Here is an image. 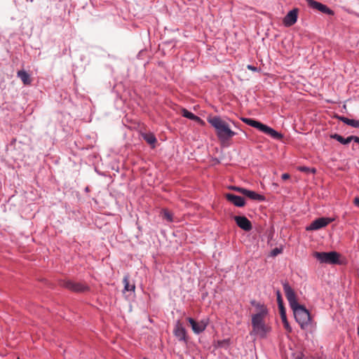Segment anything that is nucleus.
Listing matches in <instances>:
<instances>
[{"label":"nucleus","mask_w":359,"mask_h":359,"mask_svg":"<svg viewBox=\"0 0 359 359\" xmlns=\"http://www.w3.org/2000/svg\"><path fill=\"white\" fill-rule=\"evenodd\" d=\"M290 177V175L288 173H283L281 176V178L283 180H287Z\"/></svg>","instance_id":"obj_36"},{"label":"nucleus","mask_w":359,"mask_h":359,"mask_svg":"<svg viewBox=\"0 0 359 359\" xmlns=\"http://www.w3.org/2000/svg\"><path fill=\"white\" fill-rule=\"evenodd\" d=\"M182 114L184 117L187 118L190 120H192V118H194V116L195 115L194 114H193L192 112L188 111L187 109H186L184 108L182 109Z\"/></svg>","instance_id":"obj_26"},{"label":"nucleus","mask_w":359,"mask_h":359,"mask_svg":"<svg viewBox=\"0 0 359 359\" xmlns=\"http://www.w3.org/2000/svg\"><path fill=\"white\" fill-rule=\"evenodd\" d=\"M224 343H227V344H229V340H223V341H218L219 346H222V344H223Z\"/></svg>","instance_id":"obj_38"},{"label":"nucleus","mask_w":359,"mask_h":359,"mask_svg":"<svg viewBox=\"0 0 359 359\" xmlns=\"http://www.w3.org/2000/svg\"><path fill=\"white\" fill-rule=\"evenodd\" d=\"M17 140L16 138H13L11 141V145H14L16 142Z\"/></svg>","instance_id":"obj_39"},{"label":"nucleus","mask_w":359,"mask_h":359,"mask_svg":"<svg viewBox=\"0 0 359 359\" xmlns=\"http://www.w3.org/2000/svg\"><path fill=\"white\" fill-rule=\"evenodd\" d=\"M276 293V297H277V303H278V309L284 307L283 300L282 295H281L280 290H278Z\"/></svg>","instance_id":"obj_25"},{"label":"nucleus","mask_w":359,"mask_h":359,"mask_svg":"<svg viewBox=\"0 0 359 359\" xmlns=\"http://www.w3.org/2000/svg\"><path fill=\"white\" fill-rule=\"evenodd\" d=\"M123 282L124 283V291L135 292V284H130L127 276L124 277Z\"/></svg>","instance_id":"obj_21"},{"label":"nucleus","mask_w":359,"mask_h":359,"mask_svg":"<svg viewBox=\"0 0 359 359\" xmlns=\"http://www.w3.org/2000/svg\"><path fill=\"white\" fill-rule=\"evenodd\" d=\"M298 10L294 8L290 11L284 18L283 23L286 27L293 25L297 20Z\"/></svg>","instance_id":"obj_14"},{"label":"nucleus","mask_w":359,"mask_h":359,"mask_svg":"<svg viewBox=\"0 0 359 359\" xmlns=\"http://www.w3.org/2000/svg\"><path fill=\"white\" fill-rule=\"evenodd\" d=\"M337 118L339 120H340L341 121H342L343 123H344L345 124L348 126L349 121H350V118H348L347 117H345V116H337Z\"/></svg>","instance_id":"obj_31"},{"label":"nucleus","mask_w":359,"mask_h":359,"mask_svg":"<svg viewBox=\"0 0 359 359\" xmlns=\"http://www.w3.org/2000/svg\"><path fill=\"white\" fill-rule=\"evenodd\" d=\"M207 121L215 129L216 135L222 144H226L236 135L231 130L229 124L219 116H209Z\"/></svg>","instance_id":"obj_1"},{"label":"nucleus","mask_w":359,"mask_h":359,"mask_svg":"<svg viewBox=\"0 0 359 359\" xmlns=\"http://www.w3.org/2000/svg\"><path fill=\"white\" fill-rule=\"evenodd\" d=\"M337 118L339 120H340L341 121H342L343 123H344L345 124L348 126L349 121H350V118H348L347 117H345V116H337Z\"/></svg>","instance_id":"obj_30"},{"label":"nucleus","mask_w":359,"mask_h":359,"mask_svg":"<svg viewBox=\"0 0 359 359\" xmlns=\"http://www.w3.org/2000/svg\"><path fill=\"white\" fill-rule=\"evenodd\" d=\"M294 318L299 325L301 329L305 330L311 324V317L309 310L305 306L299 304L292 308Z\"/></svg>","instance_id":"obj_4"},{"label":"nucleus","mask_w":359,"mask_h":359,"mask_svg":"<svg viewBox=\"0 0 359 359\" xmlns=\"http://www.w3.org/2000/svg\"><path fill=\"white\" fill-rule=\"evenodd\" d=\"M353 204L356 206H358L359 207V198L358 197H355L354 199H353Z\"/></svg>","instance_id":"obj_37"},{"label":"nucleus","mask_w":359,"mask_h":359,"mask_svg":"<svg viewBox=\"0 0 359 359\" xmlns=\"http://www.w3.org/2000/svg\"><path fill=\"white\" fill-rule=\"evenodd\" d=\"M279 312H280V318L283 322L284 328L286 330L287 332H288L289 333H291L292 332V329L287 321L285 306L282 307V308H279Z\"/></svg>","instance_id":"obj_17"},{"label":"nucleus","mask_w":359,"mask_h":359,"mask_svg":"<svg viewBox=\"0 0 359 359\" xmlns=\"http://www.w3.org/2000/svg\"><path fill=\"white\" fill-rule=\"evenodd\" d=\"M18 359H20L19 358H18Z\"/></svg>","instance_id":"obj_42"},{"label":"nucleus","mask_w":359,"mask_h":359,"mask_svg":"<svg viewBox=\"0 0 359 359\" xmlns=\"http://www.w3.org/2000/svg\"><path fill=\"white\" fill-rule=\"evenodd\" d=\"M236 224L241 229L249 231L252 229L251 222L245 216H235L233 217Z\"/></svg>","instance_id":"obj_12"},{"label":"nucleus","mask_w":359,"mask_h":359,"mask_svg":"<svg viewBox=\"0 0 359 359\" xmlns=\"http://www.w3.org/2000/svg\"><path fill=\"white\" fill-rule=\"evenodd\" d=\"M187 320L190 323L193 332L196 334H200L203 332L206 329L209 323L208 318L203 319L200 322L196 321L191 317L187 318Z\"/></svg>","instance_id":"obj_9"},{"label":"nucleus","mask_w":359,"mask_h":359,"mask_svg":"<svg viewBox=\"0 0 359 359\" xmlns=\"http://www.w3.org/2000/svg\"><path fill=\"white\" fill-rule=\"evenodd\" d=\"M334 219L330 217H320L311 222V224L306 227V231H314L320 229L323 227L327 226L330 223L332 222Z\"/></svg>","instance_id":"obj_10"},{"label":"nucleus","mask_w":359,"mask_h":359,"mask_svg":"<svg viewBox=\"0 0 359 359\" xmlns=\"http://www.w3.org/2000/svg\"><path fill=\"white\" fill-rule=\"evenodd\" d=\"M143 139L149 144L152 145V148L155 147L156 142V138L153 133H144L142 135Z\"/></svg>","instance_id":"obj_19"},{"label":"nucleus","mask_w":359,"mask_h":359,"mask_svg":"<svg viewBox=\"0 0 359 359\" xmlns=\"http://www.w3.org/2000/svg\"><path fill=\"white\" fill-rule=\"evenodd\" d=\"M231 190H233V191H238L242 194H243L244 191H245V188H243V187H236V186H232V187H230L229 188Z\"/></svg>","instance_id":"obj_29"},{"label":"nucleus","mask_w":359,"mask_h":359,"mask_svg":"<svg viewBox=\"0 0 359 359\" xmlns=\"http://www.w3.org/2000/svg\"><path fill=\"white\" fill-rule=\"evenodd\" d=\"M163 218L169 222H173V215L167 209L162 210Z\"/></svg>","instance_id":"obj_22"},{"label":"nucleus","mask_w":359,"mask_h":359,"mask_svg":"<svg viewBox=\"0 0 359 359\" xmlns=\"http://www.w3.org/2000/svg\"><path fill=\"white\" fill-rule=\"evenodd\" d=\"M243 195L253 201L261 202L264 201L266 200V197L264 195L259 194L254 191L248 190L246 189H245Z\"/></svg>","instance_id":"obj_15"},{"label":"nucleus","mask_w":359,"mask_h":359,"mask_svg":"<svg viewBox=\"0 0 359 359\" xmlns=\"http://www.w3.org/2000/svg\"><path fill=\"white\" fill-rule=\"evenodd\" d=\"M318 96L322 97L321 94H318ZM320 99H322V97H320Z\"/></svg>","instance_id":"obj_40"},{"label":"nucleus","mask_w":359,"mask_h":359,"mask_svg":"<svg viewBox=\"0 0 359 359\" xmlns=\"http://www.w3.org/2000/svg\"><path fill=\"white\" fill-rule=\"evenodd\" d=\"M330 138L336 140L337 141H338L339 142L344 145H346L351 142V136L344 138V137L337 133L330 135Z\"/></svg>","instance_id":"obj_18"},{"label":"nucleus","mask_w":359,"mask_h":359,"mask_svg":"<svg viewBox=\"0 0 359 359\" xmlns=\"http://www.w3.org/2000/svg\"><path fill=\"white\" fill-rule=\"evenodd\" d=\"M225 198L235 206L241 208L245 205V200L243 197L231 193L225 194Z\"/></svg>","instance_id":"obj_13"},{"label":"nucleus","mask_w":359,"mask_h":359,"mask_svg":"<svg viewBox=\"0 0 359 359\" xmlns=\"http://www.w3.org/2000/svg\"><path fill=\"white\" fill-rule=\"evenodd\" d=\"M304 353L302 352L296 353L293 354L294 359H303L304 358Z\"/></svg>","instance_id":"obj_32"},{"label":"nucleus","mask_w":359,"mask_h":359,"mask_svg":"<svg viewBox=\"0 0 359 359\" xmlns=\"http://www.w3.org/2000/svg\"><path fill=\"white\" fill-rule=\"evenodd\" d=\"M348 126L359 128V120L350 119Z\"/></svg>","instance_id":"obj_28"},{"label":"nucleus","mask_w":359,"mask_h":359,"mask_svg":"<svg viewBox=\"0 0 359 359\" xmlns=\"http://www.w3.org/2000/svg\"><path fill=\"white\" fill-rule=\"evenodd\" d=\"M283 251L282 248H275L273 249L271 252V255L273 257L277 256L278 255L280 254Z\"/></svg>","instance_id":"obj_27"},{"label":"nucleus","mask_w":359,"mask_h":359,"mask_svg":"<svg viewBox=\"0 0 359 359\" xmlns=\"http://www.w3.org/2000/svg\"><path fill=\"white\" fill-rule=\"evenodd\" d=\"M283 290L285 294V297L289 302V304L292 308L295 307L299 304L297 302L296 293L294 290L290 285L289 283L285 281L283 283Z\"/></svg>","instance_id":"obj_8"},{"label":"nucleus","mask_w":359,"mask_h":359,"mask_svg":"<svg viewBox=\"0 0 359 359\" xmlns=\"http://www.w3.org/2000/svg\"><path fill=\"white\" fill-rule=\"evenodd\" d=\"M296 93H297L294 96V97H291L290 99L287 100L286 101L296 102L297 101L300 102V101H306V99L301 97V96L302 95L301 93H299L298 91H297Z\"/></svg>","instance_id":"obj_23"},{"label":"nucleus","mask_w":359,"mask_h":359,"mask_svg":"<svg viewBox=\"0 0 359 359\" xmlns=\"http://www.w3.org/2000/svg\"><path fill=\"white\" fill-rule=\"evenodd\" d=\"M250 304L252 306H255L258 311V312L256 314L268 315L269 310L264 304L258 302L255 299L251 300Z\"/></svg>","instance_id":"obj_16"},{"label":"nucleus","mask_w":359,"mask_h":359,"mask_svg":"<svg viewBox=\"0 0 359 359\" xmlns=\"http://www.w3.org/2000/svg\"><path fill=\"white\" fill-rule=\"evenodd\" d=\"M353 141L359 144V137L355 135H351V142Z\"/></svg>","instance_id":"obj_34"},{"label":"nucleus","mask_w":359,"mask_h":359,"mask_svg":"<svg viewBox=\"0 0 359 359\" xmlns=\"http://www.w3.org/2000/svg\"><path fill=\"white\" fill-rule=\"evenodd\" d=\"M59 285L74 292H84L90 290L86 284L81 282H74L71 280H60Z\"/></svg>","instance_id":"obj_6"},{"label":"nucleus","mask_w":359,"mask_h":359,"mask_svg":"<svg viewBox=\"0 0 359 359\" xmlns=\"http://www.w3.org/2000/svg\"><path fill=\"white\" fill-rule=\"evenodd\" d=\"M306 2L308 4L309 6L313 9L318 10L323 13H325V14H327L330 15H334V11L332 10H331L327 6L323 4L320 2H318L314 0H306Z\"/></svg>","instance_id":"obj_11"},{"label":"nucleus","mask_w":359,"mask_h":359,"mask_svg":"<svg viewBox=\"0 0 359 359\" xmlns=\"http://www.w3.org/2000/svg\"><path fill=\"white\" fill-rule=\"evenodd\" d=\"M267 315L253 314L252 316V332L250 334L258 335L261 338H265L271 327L265 324L264 318Z\"/></svg>","instance_id":"obj_2"},{"label":"nucleus","mask_w":359,"mask_h":359,"mask_svg":"<svg viewBox=\"0 0 359 359\" xmlns=\"http://www.w3.org/2000/svg\"><path fill=\"white\" fill-rule=\"evenodd\" d=\"M143 359H149V358H144Z\"/></svg>","instance_id":"obj_41"},{"label":"nucleus","mask_w":359,"mask_h":359,"mask_svg":"<svg viewBox=\"0 0 359 359\" xmlns=\"http://www.w3.org/2000/svg\"><path fill=\"white\" fill-rule=\"evenodd\" d=\"M18 76L25 84H29L31 82L29 75L24 70H20L18 72Z\"/></svg>","instance_id":"obj_20"},{"label":"nucleus","mask_w":359,"mask_h":359,"mask_svg":"<svg viewBox=\"0 0 359 359\" xmlns=\"http://www.w3.org/2000/svg\"><path fill=\"white\" fill-rule=\"evenodd\" d=\"M192 121H194L198 123L204 124V121L198 116L194 115V118H192Z\"/></svg>","instance_id":"obj_33"},{"label":"nucleus","mask_w":359,"mask_h":359,"mask_svg":"<svg viewBox=\"0 0 359 359\" xmlns=\"http://www.w3.org/2000/svg\"><path fill=\"white\" fill-rule=\"evenodd\" d=\"M247 68L248 69L251 70V71H253V72H257L258 71L257 68L256 67H255V66H252V65H249L247 66Z\"/></svg>","instance_id":"obj_35"},{"label":"nucleus","mask_w":359,"mask_h":359,"mask_svg":"<svg viewBox=\"0 0 359 359\" xmlns=\"http://www.w3.org/2000/svg\"><path fill=\"white\" fill-rule=\"evenodd\" d=\"M241 121L247 125L255 128L262 133L270 135L275 140H281L283 138V135L278 133L273 128L252 118H241Z\"/></svg>","instance_id":"obj_3"},{"label":"nucleus","mask_w":359,"mask_h":359,"mask_svg":"<svg viewBox=\"0 0 359 359\" xmlns=\"http://www.w3.org/2000/svg\"><path fill=\"white\" fill-rule=\"evenodd\" d=\"M173 334L179 341L185 344L188 343L189 337L187 330L180 320L176 322L173 329Z\"/></svg>","instance_id":"obj_7"},{"label":"nucleus","mask_w":359,"mask_h":359,"mask_svg":"<svg viewBox=\"0 0 359 359\" xmlns=\"http://www.w3.org/2000/svg\"><path fill=\"white\" fill-rule=\"evenodd\" d=\"M297 170L301 172H311V173H316V169L315 168H309L306 166H299Z\"/></svg>","instance_id":"obj_24"},{"label":"nucleus","mask_w":359,"mask_h":359,"mask_svg":"<svg viewBox=\"0 0 359 359\" xmlns=\"http://www.w3.org/2000/svg\"><path fill=\"white\" fill-rule=\"evenodd\" d=\"M313 257L316 258L320 263L330 264H339L340 255L335 251H331L329 252H314Z\"/></svg>","instance_id":"obj_5"}]
</instances>
